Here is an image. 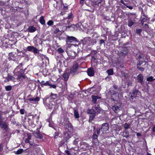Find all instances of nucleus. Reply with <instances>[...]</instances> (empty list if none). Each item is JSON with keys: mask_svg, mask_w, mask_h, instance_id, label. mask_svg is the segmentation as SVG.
Here are the masks:
<instances>
[{"mask_svg": "<svg viewBox=\"0 0 155 155\" xmlns=\"http://www.w3.org/2000/svg\"><path fill=\"white\" fill-rule=\"evenodd\" d=\"M64 128L66 131L70 133L73 132V127L70 122L68 118H65L64 119Z\"/></svg>", "mask_w": 155, "mask_h": 155, "instance_id": "nucleus-1", "label": "nucleus"}, {"mask_svg": "<svg viewBox=\"0 0 155 155\" xmlns=\"http://www.w3.org/2000/svg\"><path fill=\"white\" fill-rule=\"evenodd\" d=\"M79 67V65L78 63L76 62H74L73 65L71 68L70 74L72 75L77 74L79 73L78 69Z\"/></svg>", "mask_w": 155, "mask_h": 155, "instance_id": "nucleus-2", "label": "nucleus"}, {"mask_svg": "<svg viewBox=\"0 0 155 155\" xmlns=\"http://www.w3.org/2000/svg\"><path fill=\"white\" fill-rule=\"evenodd\" d=\"M140 94L139 91L137 90H133L132 93H130L129 95H130V98L133 99L134 98H136L139 97Z\"/></svg>", "mask_w": 155, "mask_h": 155, "instance_id": "nucleus-3", "label": "nucleus"}, {"mask_svg": "<svg viewBox=\"0 0 155 155\" xmlns=\"http://www.w3.org/2000/svg\"><path fill=\"white\" fill-rule=\"evenodd\" d=\"M63 134V141L64 142L67 141L72 136V133H69L66 131V132H64Z\"/></svg>", "mask_w": 155, "mask_h": 155, "instance_id": "nucleus-4", "label": "nucleus"}, {"mask_svg": "<svg viewBox=\"0 0 155 155\" xmlns=\"http://www.w3.org/2000/svg\"><path fill=\"white\" fill-rule=\"evenodd\" d=\"M43 103L50 109H51L52 108L53 106L54 105L53 103H54V102H50V101L48 100V98L45 101H44Z\"/></svg>", "mask_w": 155, "mask_h": 155, "instance_id": "nucleus-5", "label": "nucleus"}, {"mask_svg": "<svg viewBox=\"0 0 155 155\" xmlns=\"http://www.w3.org/2000/svg\"><path fill=\"white\" fill-rule=\"evenodd\" d=\"M77 42V39L73 36H67L66 40V42L67 43H72L73 42Z\"/></svg>", "mask_w": 155, "mask_h": 155, "instance_id": "nucleus-6", "label": "nucleus"}, {"mask_svg": "<svg viewBox=\"0 0 155 155\" xmlns=\"http://www.w3.org/2000/svg\"><path fill=\"white\" fill-rule=\"evenodd\" d=\"M27 49L29 51L33 52L35 54L38 53V49L33 46H28L27 47Z\"/></svg>", "mask_w": 155, "mask_h": 155, "instance_id": "nucleus-7", "label": "nucleus"}, {"mask_svg": "<svg viewBox=\"0 0 155 155\" xmlns=\"http://www.w3.org/2000/svg\"><path fill=\"white\" fill-rule=\"evenodd\" d=\"M108 129V124L107 123H104L102 125L101 129L102 131L106 132Z\"/></svg>", "mask_w": 155, "mask_h": 155, "instance_id": "nucleus-8", "label": "nucleus"}, {"mask_svg": "<svg viewBox=\"0 0 155 155\" xmlns=\"http://www.w3.org/2000/svg\"><path fill=\"white\" fill-rule=\"evenodd\" d=\"M91 40V38L90 37L84 38L83 40H81L82 44L84 45H89Z\"/></svg>", "mask_w": 155, "mask_h": 155, "instance_id": "nucleus-9", "label": "nucleus"}, {"mask_svg": "<svg viewBox=\"0 0 155 155\" xmlns=\"http://www.w3.org/2000/svg\"><path fill=\"white\" fill-rule=\"evenodd\" d=\"M138 82L140 83L141 84H143L144 82L143 81V77L142 74H139L137 76Z\"/></svg>", "mask_w": 155, "mask_h": 155, "instance_id": "nucleus-10", "label": "nucleus"}, {"mask_svg": "<svg viewBox=\"0 0 155 155\" xmlns=\"http://www.w3.org/2000/svg\"><path fill=\"white\" fill-rule=\"evenodd\" d=\"M34 134L37 138L41 139L43 137L42 135L41 134L39 130L38 129L37 131L34 132Z\"/></svg>", "mask_w": 155, "mask_h": 155, "instance_id": "nucleus-11", "label": "nucleus"}, {"mask_svg": "<svg viewBox=\"0 0 155 155\" xmlns=\"http://www.w3.org/2000/svg\"><path fill=\"white\" fill-rule=\"evenodd\" d=\"M137 58V59L139 60H142L144 61H147V60L146 58V56L142 54H136Z\"/></svg>", "mask_w": 155, "mask_h": 155, "instance_id": "nucleus-12", "label": "nucleus"}, {"mask_svg": "<svg viewBox=\"0 0 155 155\" xmlns=\"http://www.w3.org/2000/svg\"><path fill=\"white\" fill-rule=\"evenodd\" d=\"M111 108L115 113H118L121 110V107H119L117 105L113 106Z\"/></svg>", "mask_w": 155, "mask_h": 155, "instance_id": "nucleus-13", "label": "nucleus"}, {"mask_svg": "<svg viewBox=\"0 0 155 155\" xmlns=\"http://www.w3.org/2000/svg\"><path fill=\"white\" fill-rule=\"evenodd\" d=\"M68 54L72 57V58H74L76 55V52L74 51H68L67 52Z\"/></svg>", "mask_w": 155, "mask_h": 155, "instance_id": "nucleus-14", "label": "nucleus"}, {"mask_svg": "<svg viewBox=\"0 0 155 155\" xmlns=\"http://www.w3.org/2000/svg\"><path fill=\"white\" fill-rule=\"evenodd\" d=\"M94 71L92 68H89L87 71L88 75L90 76H93L94 74Z\"/></svg>", "mask_w": 155, "mask_h": 155, "instance_id": "nucleus-15", "label": "nucleus"}, {"mask_svg": "<svg viewBox=\"0 0 155 155\" xmlns=\"http://www.w3.org/2000/svg\"><path fill=\"white\" fill-rule=\"evenodd\" d=\"M70 74V72L68 71V72L66 71L63 74V77L65 81H67L68 80Z\"/></svg>", "mask_w": 155, "mask_h": 155, "instance_id": "nucleus-16", "label": "nucleus"}, {"mask_svg": "<svg viewBox=\"0 0 155 155\" xmlns=\"http://www.w3.org/2000/svg\"><path fill=\"white\" fill-rule=\"evenodd\" d=\"M91 97L92 99V101L94 104H95L96 103L97 99L101 98V97L97 96L94 95L91 96Z\"/></svg>", "mask_w": 155, "mask_h": 155, "instance_id": "nucleus-17", "label": "nucleus"}, {"mask_svg": "<svg viewBox=\"0 0 155 155\" xmlns=\"http://www.w3.org/2000/svg\"><path fill=\"white\" fill-rule=\"evenodd\" d=\"M28 100L30 101L38 102L40 100V98L38 97H36L35 98L32 97L28 99Z\"/></svg>", "mask_w": 155, "mask_h": 155, "instance_id": "nucleus-18", "label": "nucleus"}, {"mask_svg": "<svg viewBox=\"0 0 155 155\" xmlns=\"http://www.w3.org/2000/svg\"><path fill=\"white\" fill-rule=\"evenodd\" d=\"M1 127L4 128L5 130H7L8 129V125L7 123L4 122L2 123Z\"/></svg>", "mask_w": 155, "mask_h": 155, "instance_id": "nucleus-19", "label": "nucleus"}, {"mask_svg": "<svg viewBox=\"0 0 155 155\" xmlns=\"http://www.w3.org/2000/svg\"><path fill=\"white\" fill-rule=\"evenodd\" d=\"M39 83L41 84V86L42 87H43L44 86H49L50 83V82L48 81H47L45 83L44 81H42Z\"/></svg>", "mask_w": 155, "mask_h": 155, "instance_id": "nucleus-20", "label": "nucleus"}, {"mask_svg": "<svg viewBox=\"0 0 155 155\" xmlns=\"http://www.w3.org/2000/svg\"><path fill=\"white\" fill-rule=\"evenodd\" d=\"M103 0H93L92 2V5H99V4L101 3Z\"/></svg>", "mask_w": 155, "mask_h": 155, "instance_id": "nucleus-21", "label": "nucleus"}, {"mask_svg": "<svg viewBox=\"0 0 155 155\" xmlns=\"http://www.w3.org/2000/svg\"><path fill=\"white\" fill-rule=\"evenodd\" d=\"M36 28L33 26H31L28 28V30L29 32H33L36 30Z\"/></svg>", "mask_w": 155, "mask_h": 155, "instance_id": "nucleus-22", "label": "nucleus"}, {"mask_svg": "<svg viewBox=\"0 0 155 155\" xmlns=\"http://www.w3.org/2000/svg\"><path fill=\"white\" fill-rule=\"evenodd\" d=\"M74 114L75 118H78L79 117V115L77 110L74 109Z\"/></svg>", "mask_w": 155, "mask_h": 155, "instance_id": "nucleus-23", "label": "nucleus"}, {"mask_svg": "<svg viewBox=\"0 0 155 155\" xmlns=\"http://www.w3.org/2000/svg\"><path fill=\"white\" fill-rule=\"evenodd\" d=\"M95 110H96V113L99 114L100 113L101 111L99 105H95L94 107Z\"/></svg>", "mask_w": 155, "mask_h": 155, "instance_id": "nucleus-24", "label": "nucleus"}, {"mask_svg": "<svg viewBox=\"0 0 155 155\" xmlns=\"http://www.w3.org/2000/svg\"><path fill=\"white\" fill-rule=\"evenodd\" d=\"M87 113L89 114H91L94 113H96L95 110L94 109H89L87 111Z\"/></svg>", "mask_w": 155, "mask_h": 155, "instance_id": "nucleus-25", "label": "nucleus"}, {"mask_svg": "<svg viewBox=\"0 0 155 155\" xmlns=\"http://www.w3.org/2000/svg\"><path fill=\"white\" fill-rule=\"evenodd\" d=\"M40 22L42 25H44L45 23V21L43 16H41L40 19Z\"/></svg>", "mask_w": 155, "mask_h": 155, "instance_id": "nucleus-26", "label": "nucleus"}, {"mask_svg": "<svg viewBox=\"0 0 155 155\" xmlns=\"http://www.w3.org/2000/svg\"><path fill=\"white\" fill-rule=\"evenodd\" d=\"M107 72L109 75H112L113 74V69H108L107 70Z\"/></svg>", "mask_w": 155, "mask_h": 155, "instance_id": "nucleus-27", "label": "nucleus"}, {"mask_svg": "<svg viewBox=\"0 0 155 155\" xmlns=\"http://www.w3.org/2000/svg\"><path fill=\"white\" fill-rule=\"evenodd\" d=\"M23 151V150L22 149H19L16 151H15V153L16 154L19 155L22 153Z\"/></svg>", "mask_w": 155, "mask_h": 155, "instance_id": "nucleus-28", "label": "nucleus"}, {"mask_svg": "<svg viewBox=\"0 0 155 155\" xmlns=\"http://www.w3.org/2000/svg\"><path fill=\"white\" fill-rule=\"evenodd\" d=\"M148 61V60H147V61H144L142 60H139V63H137V66L139 65H141L143 62H147Z\"/></svg>", "mask_w": 155, "mask_h": 155, "instance_id": "nucleus-29", "label": "nucleus"}, {"mask_svg": "<svg viewBox=\"0 0 155 155\" xmlns=\"http://www.w3.org/2000/svg\"><path fill=\"white\" fill-rule=\"evenodd\" d=\"M147 17L144 14L141 17L140 19L143 21H145L147 20Z\"/></svg>", "mask_w": 155, "mask_h": 155, "instance_id": "nucleus-30", "label": "nucleus"}, {"mask_svg": "<svg viewBox=\"0 0 155 155\" xmlns=\"http://www.w3.org/2000/svg\"><path fill=\"white\" fill-rule=\"evenodd\" d=\"M96 113H94L90 114L89 119L91 120H93L95 116V114Z\"/></svg>", "mask_w": 155, "mask_h": 155, "instance_id": "nucleus-31", "label": "nucleus"}, {"mask_svg": "<svg viewBox=\"0 0 155 155\" xmlns=\"http://www.w3.org/2000/svg\"><path fill=\"white\" fill-rule=\"evenodd\" d=\"M29 87L31 89V90H33L35 88V84H29Z\"/></svg>", "mask_w": 155, "mask_h": 155, "instance_id": "nucleus-32", "label": "nucleus"}, {"mask_svg": "<svg viewBox=\"0 0 155 155\" xmlns=\"http://www.w3.org/2000/svg\"><path fill=\"white\" fill-rule=\"evenodd\" d=\"M12 87L10 85H8L5 87V89L7 91H11L12 89Z\"/></svg>", "mask_w": 155, "mask_h": 155, "instance_id": "nucleus-33", "label": "nucleus"}, {"mask_svg": "<svg viewBox=\"0 0 155 155\" xmlns=\"http://www.w3.org/2000/svg\"><path fill=\"white\" fill-rule=\"evenodd\" d=\"M134 23V22H133L131 20H129L128 21V25L129 27H131Z\"/></svg>", "mask_w": 155, "mask_h": 155, "instance_id": "nucleus-34", "label": "nucleus"}, {"mask_svg": "<svg viewBox=\"0 0 155 155\" xmlns=\"http://www.w3.org/2000/svg\"><path fill=\"white\" fill-rule=\"evenodd\" d=\"M50 96L51 97V98L54 99H55L57 98V95L56 94H54L51 93V94Z\"/></svg>", "mask_w": 155, "mask_h": 155, "instance_id": "nucleus-35", "label": "nucleus"}, {"mask_svg": "<svg viewBox=\"0 0 155 155\" xmlns=\"http://www.w3.org/2000/svg\"><path fill=\"white\" fill-rule=\"evenodd\" d=\"M154 80V79L153 78V77L152 76L147 77V81H153Z\"/></svg>", "mask_w": 155, "mask_h": 155, "instance_id": "nucleus-36", "label": "nucleus"}, {"mask_svg": "<svg viewBox=\"0 0 155 155\" xmlns=\"http://www.w3.org/2000/svg\"><path fill=\"white\" fill-rule=\"evenodd\" d=\"M57 51L61 54H62L64 51V50L61 48H58Z\"/></svg>", "mask_w": 155, "mask_h": 155, "instance_id": "nucleus-37", "label": "nucleus"}, {"mask_svg": "<svg viewBox=\"0 0 155 155\" xmlns=\"http://www.w3.org/2000/svg\"><path fill=\"white\" fill-rule=\"evenodd\" d=\"M8 81L12 80L14 81L15 80V78L13 76L11 75H8Z\"/></svg>", "mask_w": 155, "mask_h": 155, "instance_id": "nucleus-38", "label": "nucleus"}, {"mask_svg": "<svg viewBox=\"0 0 155 155\" xmlns=\"http://www.w3.org/2000/svg\"><path fill=\"white\" fill-rule=\"evenodd\" d=\"M26 77L23 75H21L18 77V79L20 80H22L23 79L25 78Z\"/></svg>", "mask_w": 155, "mask_h": 155, "instance_id": "nucleus-39", "label": "nucleus"}, {"mask_svg": "<svg viewBox=\"0 0 155 155\" xmlns=\"http://www.w3.org/2000/svg\"><path fill=\"white\" fill-rule=\"evenodd\" d=\"M54 7H55L57 9H59L60 8V5L58 3V2H56V5L54 4Z\"/></svg>", "mask_w": 155, "mask_h": 155, "instance_id": "nucleus-40", "label": "nucleus"}, {"mask_svg": "<svg viewBox=\"0 0 155 155\" xmlns=\"http://www.w3.org/2000/svg\"><path fill=\"white\" fill-rule=\"evenodd\" d=\"M141 29H136V32L138 34H139L140 35H141V33L142 32Z\"/></svg>", "mask_w": 155, "mask_h": 155, "instance_id": "nucleus-41", "label": "nucleus"}, {"mask_svg": "<svg viewBox=\"0 0 155 155\" xmlns=\"http://www.w3.org/2000/svg\"><path fill=\"white\" fill-rule=\"evenodd\" d=\"M53 21H52L51 20H49L47 22V24L49 26L53 25Z\"/></svg>", "mask_w": 155, "mask_h": 155, "instance_id": "nucleus-42", "label": "nucleus"}, {"mask_svg": "<svg viewBox=\"0 0 155 155\" xmlns=\"http://www.w3.org/2000/svg\"><path fill=\"white\" fill-rule=\"evenodd\" d=\"M129 124H126L124 125V127L126 129H127L130 127Z\"/></svg>", "mask_w": 155, "mask_h": 155, "instance_id": "nucleus-43", "label": "nucleus"}, {"mask_svg": "<svg viewBox=\"0 0 155 155\" xmlns=\"http://www.w3.org/2000/svg\"><path fill=\"white\" fill-rule=\"evenodd\" d=\"M49 86H50V88H56V86L54 84H52L50 83Z\"/></svg>", "mask_w": 155, "mask_h": 155, "instance_id": "nucleus-44", "label": "nucleus"}, {"mask_svg": "<svg viewBox=\"0 0 155 155\" xmlns=\"http://www.w3.org/2000/svg\"><path fill=\"white\" fill-rule=\"evenodd\" d=\"M137 68L140 71H143L144 70V68L142 67H140L139 66H137Z\"/></svg>", "mask_w": 155, "mask_h": 155, "instance_id": "nucleus-45", "label": "nucleus"}, {"mask_svg": "<svg viewBox=\"0 0 155 155\" xmlns=\"http://www.w3.org/2000/svg\"><path fill=\"white\" fill-rule=\"evenodd\" d=\"M106 40H104L103 39H101L99 40L100 44L101 45L103 43H105V42L106 41Z\"/></svg>", "mask_w": 155, "mask_h": 155, "instance_id": "nucleus-46", "label": "nucleus"}, {"mask_svg": "<svg viewBox=\"0 0 155 155\" xmlns=\"http://www.w3.org/2000/svg\"><path fill=\"white\" fill-rule=\"evenodd\" d=\"M27 139L30 140L31 139V135L30 134H28Z\"/></svg>", "mask_w": 155, "mask_h": 155, "instance_id": "nucleus-47", "label": "nucleus"}, {"mask_svg": "<svg viewBox=\"0 0 155 155\" xmlns=\"http://www.w3.org/2000/svg\"><path fill=\"white\" fill-rule=\"evenodd\" d=\"M25 112V110L24 109H21L20 110V113L21 114H24Z\"/></svg>", "mask_w": 155, "mask_h": 155, "instance_id": "nucleus-48", "label": "nucleus"}, {"mask_svg": "<svg viewBox=\"0 0 155 155\" xmlns=\"http://www.w3.org/2000/svg\"><path fill=\"white\" fill-rule=\"evenodd\" d=\"M97 135L96 134H94L93 135V138L94 140L97 139Z\"/></svg>", "mask_w": 155, "mask_h": 155, "instance_id": "nucleus-49", "label": "nucleus"}, {"mask_svg": "<svg viewBox=\"0 0 155 155\" xmlns=\"http://www.w3.org/2000/svg\"><path fill=\"white\" fill-rule=\"evenodd\" d=\"M38 56L40 58H41L42 59L43 58V57H45V56L42 54L41 53H39V52L38 53Z\"/></svg>", "mask_w": 155, "mask_h": 155, "instance_id": "nucleus-50", "label": "nucleus"}, {"mask_svg": "<svg viewBox=\"0 0 155 155\" xmlns=\"http://www.w3.org/2000/svg\"><path fill=\"white\" fill-rule=\"evenodd\" d=\"M60 31L59 30V29L57 28L54 31V34H56V33H58Z\"/></svg>", "mask_w": 155, "mask_h": 155, "instance_id": "nucleus-51", "label": "nucleus"}, {"mask_svg": "<svg viewBox=\"0 0 155 155\" xmlns=\"http://www.w3.org/2000/svg\"><path fill=\"white\" fill-rule=\"evenodd\" d=\"M22 66V64L21 63L16 68H15V71H16V70L18 69V68H19V67H21Z\"/></svg>", "mask_w": 155, "mask_h": 155, "instance_id": "nucleus-52", "label": "nucleus"}, {"mask_svg": "<svg viewBox=\"0 0 155 155\" xmlns=\"http://www.w3.org/2000/svg\"><path fill=\"white\" fill-rule=\"evenodd\" d=\"M101 128L97 129V130H96L97 132V133L98 134H100V132H101Z\"/></svg>", "mask_w": 155, "mask_h": 155, "instance_id": "nucleus-53", "label": "nucleus"}, {"mask_svg": "<svg viewBox=\"0 0 155 155\" xmlns=\"http://www.w3.org/2000/svg\"><path fill=\"white\" fill-rule=\"evenodd\" d=\"M25 142L26 143H29L30 145H32V144H31L30 143V140H28V139H26L25 140Z\"/></svg>", "mask_w": 155, "mask_h": 155, "instance_id": "nucleus-54", "label": "nucleus"}, {"mask_svg": "<svg viewBox=\"0 0 155 155\" xmlns=\"http://www.w3.org/2000/svg\"><path fill=\"white\" fill-rule=\"evenodd\" d=\"M64 152L67 154L68 155H70V152L68 150H65L64 151Z\"/></svg>", "mask_w": 155, "mask_h": 155, "instance_id": "nucleus-55", "label": "nucleus"}, {"mask_svg": "<svg viewBox=\"0 0 155 155\" xmlns=\"http://www.w3.org/2000/svg\"><path fill=\"white\" fill-rule=\"evenodd\" d=\"M97 41L96 40H93L91 42L92 45H94L96 43Z\"/></svg>", "mask_w": 155, "mask_h": 155, "instance_id": "nucleus-56", "label": "nucleus"}, {"mask_svg": "<svg viewBox=\"0 0 155 155\" xmlns=\"http://www.w3.org/2000/svg\"><path fill=\"white\" fill-rule=\"evenodd\" d=\"M3 149V146L2 144H0V151H2Z\"/></svg>", "mask_w": 155, "mask_h": 155, "instance_id": "nucleus-57", "label": "nucleus"}, {"mask_svg": "<svg viewBox=\"0 0 155 155\" xmlns=\"http://www.w3.org/2000/svg\"><path fill=\"white\" fill-rule=\"evenodd\" d=\"M72 15L71 14H69L68 17H67V18H68L69 19H70L71 18H72Z\"/></svg>", "mask_w": 155, "mask_h": 155, "instance_id": "nucleus-58", "label": "nucleus"}, {"mask_svg": "<svg viewBox=\"0 0 155 155\" xmlns=\"http://www.w3.org/2000/svg\"><path fill=\"white\" fill-rule=\"evenodd\" d=\"M126 6L128 8L130 9H133V7L131 6H129L127 5H126Z\"/></svg>", "mask_w": 155, "mask_h": 155, "instance_id": "nucleus-59", "label": "nucleus"}, {"mask_svg": "<svg viewBox=\"0 0 155 155\" xmlns=\"http://www.w3.org/2000/svg\"><path fill=\"white\" fill-rule=\"evenodd\" d=\"M120 2L122 3V4H123V5H127L126 4H125L124 2V1H123V0H120Z\"/></svg>", "mask_w": 155, "mask_h": 155, "instance_id": "nucleus-60", "label": "nucleus"}, {"mask_svg": "<svg viewBox=\"0 0 155 155\" xmlns=\"http://www.w3.org/2000/svg\"><path fill=\"white\" fill-rule=\"evenodd\" d=\"M122 136H123V137H125L126 138H127L128 137H129V135L128 134L126 136V135H124V134H123L122 135Z\"/></svg>", "mask_w": 155, "mask_h": 155, "instance_id": "nucleus-61", "label": "nucleus"}, {"mask_svg": "<svg viewBox=\"0 0 155 155\" xmlns=\"http://www.w3.org/2000/svg\"><path fill=\"white\" fill-rule=\"evenodd\" d=\"M137 137H140L141 136V134L140 133H137Z\"/></svg>", "mask_w": 155, "mask_h": 155, "instance_id": "nucleus-62", "label": "nucleus"}, {"mask_svg": "<svg viewBox=\"0 0 155 155\" xmlns=\"http://www.w3.org/2000/svg\"><path fill=\"white\" fill-rule=\"evenodd\" d=\"M84 1H82V0H80V3L82 5H83L84 4Z\"/></svg>", "mask_w": 155, "mask_h": 155, "instance_id": "nucleus-63", "label": "nucleus"}, {"mask_svg": "<svg viewBox=\"0 0 155 155\" xmlns=\"http://www.w3.org/2000/svg\"><path fill=\"white\" fill-rule=\"evenodd\" d=\"M153 132H155V125L153 127Z\"/></svg>", "mask_w": 155, "mask_h": 155, "instance_id": "nucleus-64", "label": "nucleus"}]
</instances>
